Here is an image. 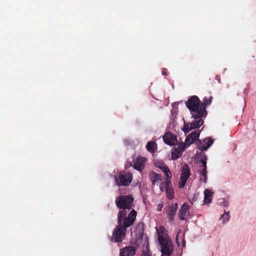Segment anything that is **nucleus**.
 Listing matches in <instances>:
<instances>
[{"mask_svg":"<svg viewBox=\"0 0 256 256\" xmlns=\"http://www.w3.org/2000/svg\"><path fill=\"white\" fill-rule=\"evenodd\" d=\"M136 216V212L132 210L126 216L124 210H120L118 214V226L115 228L112 240L114 242H122L125 237L126 228L132 224Z\"/></svg>","mask_w":256,"mask_h":256,"instance_id":"1","label":"nucleus"},{"mask_svg":"<svg viewBox=\"0 0 256 256\" xmlns=\"http://www.w3.org/2000/svg\"><path fill=\"white\" fill-rule=\"evenodd\" d=\"M156 229L158 240L161 248L162 256H172L174 246L168 236V230L163 226H156Z\"/></svg>","mask_w":256,"mask_h":256,"instance_id":"2","label":"nucleus"},{"mask_svg":"<svg viewBox=\"0 0 256 256\" xmlns=\"http://www.w3.org/2000/svg\"><path fill=\"white\" fill-rule=\"evenodd\" d=\"M186 104L190 112L192 118H203L201 110V102L197 96H190L186 102Z\"/></svg>","mask_w":256,"mask_h":256,"instance_id":"3","label":"nucleus"},{"mask_svg":"<svg viewBox=\"0 0 256 256\" xmlns=\"http://www.w3.org/2000/svg\"><path fill=\"white\" fill-rule=\"evenodd\" d=\"M134 198L131 195L122 196L117 198L116 200V204L121 210H124L127 214L126 210L132 208Z\"/></svg>","mask_w":256,"mask_h":256,"instance_id":"4","label":"nucleus"},{"mask_svg":"<svg viewBox=\"0 0 256 256\" xmlns=\"http://www.w3.org/2000/svg\"><path fill=\"white\" fill-rule=\"evenodd\" d=\"M213 142V140L210 138H208L202 141H199L198 147L200 152H197L196 154L197 160H207V158L204 151L206 150L212 144Z\"/></svg>","mask_w":256,"mask_h":256,"instance_id":"5","label":"nucleus"},{"mask_svg":"<svg viewBox=\"0 0 256 256\" xmlns=\"http://www.w3.org/2000/svg\"><path fill=\"white\" fill-rule=\"evenodd\" d=\"M132 176L130 172L120 173L118 177H115V180L118 186H128L132 182Z\"/></svg>","mask_w":256,"mask_h":256,"instance_id":"6","label":"nucleus"},{"mask_svg":"<svg viewBox=\"0 0 256 256\" xmlns=\"http://www.w3.org/2000/svg\"><path fill=\"white\" fill-rule=\"evenodd\" d=\"M202 118H194V121L190 124L184 122L182 128L185 134H188L191 130L200 127L204 124Z\"/></svg>","mask_w":256,"mask_h":256,"instance_id":"7","label":"nucleus"},{"mask_svg":"<svg viewBox=\"0 0 256 256\" xmlns=\"http://www.w3.org/2000/svg\"><path fill=\"white\" fill-rule=\"evenodd\" d=\"M190 175V168L186 164L184 165L181 170L180 180L178 184L179 188H182L184 186Z\"/></svg>","mask_w":256,"mask_h":256,"instance_id":"8","label":"nucleus"},{"mask_svg":"<svg viewBox=\"0 0 256 256\" xmlns=\"http://www.w3.org/2000/svg\"><path fill=\"white\" fill-rule=\"evenodd\" d=\"M198 165L200 168L198 170L199 180L200 182L206 184L208 180L206 161H199Z\"/></svg>","mask_w":256,"mask_h":256,"instance_id":"9","label":"nucleus"},{"mask_svg":"<svg viewBox=\"0 0 256 256\" xmlns=\"http://www.w3.org/2000/svg\"><path fill=\"white\" fill-rule=\"evenodd\" d=\"M154 165L156 167L161 170L164 174L166 176L164 182H166L167 184L170 183V182H171L170 179L172 177V174L168 168L160 161H158L154 164Z\"/></svg>","mask_w":256,"mask_h":256,"instance_id":"10","label":"nucleus"},{"mask_svg":"<svg viewBox=\"0 0 256 256\" xmlns=\"http://www.w3.org/2000/svg\"><path fill=\"white\" fill-rule=\"evenodd\" d=\"M186 144L184 142L179 143L175 146L172 150V159H176L180 158L182 152L184 150L186 147Z\"/></svg>","mask_w":256,"mask_h":256,"instance_id":"11","label":"nucleus"},{"mask_svg":"<svg viewBox=\"0 0 256 256\" xmlns=\"http://www.w3.org/2000/svg\"><path fill=\"white\" fill-rule=\"evenodd\" d=\"M160 189L161 192H166V196L169 199H172L174 198V192L172 187L171 182L170 183L164 182V184H161L160 186Z\"/></svg>","mask_w":256,"mask_h":256,"instance_id":"12","label":"nucleus"},{"mask_svg":"<svg viewBox=\"0 0 256 256\" xmlns=\"http://www.w3.org/2000/svg\"><path fill=\"white\" fill-rule=\"evenodd\" d=\"M163 140L166 144L170 146L175 145L178 142L176 136L170 132L166 133Z\"/></svg>","mask_w":256,"mask_h":256,"instance_id":"13","label":"nucleus"},{"mask_svg":"<svg viewBox=\"0 0 256 256\" xmlns=\"http://www.w3.org/2000/svg\"><path fill=\"white\" fill-rule=\"evenodd\" d=\"M190 206L186 203H184L180 207L178 212V216L180 220H184L190 214Z\"/></svg>","mask_w":256,"mask_h":256,"instance_id":"14","label":"nucleus"},{"mask_svg":"<svg viewBox=\"0 0 256 256\" xmlns=\"http://www.w3.org/2000/svg\"><path fill=\"white\" fill-rule=\"evenodd\" d=\"M149 177L153 185H159L160 186L161 184H164V182H162V176L154 172H150Z\"/></svg>","mask_w":256,"mask_h":256,"instance_id":"15","label":"nucleus"},{"mask_svg":"<svg viewBox=\"0 0 256 256\" xmlns=\"http://www.w3.org/2000/svg\"><path fill=\"white\" fill-rule=\"evenodd\" d=\"M212 96H209L208 98L205 97L203 99L202 102H201V108H202V113L203 118H206L207 115V112L206 110V108L208 106L211 104L212 101Z\"/></svg>","mask_w":256,"mask_h":256,"instance_id":"16","label":"nucleus"},{"mask_svg":"<svg viewBox=\"0 0 256 256\" xmlns=\"http://www.w3.org/2000/svg\"><path fill=\"white\" fill-rule=\"evenodd\" d=\"M200 134L199 130H196L191 134L186 139V144L187 146L194 142L198 138Z\"/></svg>","mask_w":256,"mask_h":256,"instance_id":"17","label":"nucleus"},{"mask_svg":"<svg viewBox=\"0 0 256 256\" xmlns=\"http://www.w3.org/2000/svg\"><path fill=\"white\" fill-rule=\"evenodd\" d=\"M136 252V250L134 247L128 246L120 251V256H134Z\"/></svg>","mask_w":256,"mask_h":256,"instance_id":"18","label":"nucleus"},{"mask_svg":"<svg viewBox=\"0 0 256 256\" xmlns=\"http://www.w3.org/2000/svg\"><path fill=\"white\" fill-rule=\"evenodd\" d=\"M204 204H209L212 202L214 192L210 189L206 188L204 190Z\"/></svg>","mask_w":256,"mask_h":256,"instance_id":"19","label":"nucleus"},{"mask_svg":"<svg viewBox=\"0 0 256 256\" xmlns=\"http://www.w3.org/2000/svg\"><path fill=\"white\" fill-rule=\"evenodd\" d=\"M146 148L148 152L154 154L157 150L158 145L155 142L149 141L147 142Z\"/></svg>","mask_w":256,"mask_h":256,"instance_id":"20","label":"nucleus"},{"mask_svg":"<svg viewBox=\"0 0 256 256\" xmlns=\"http://www.w3.org/2000/svg\"><path fill=\"white\" fill-rule=\"evenodd\" d=\"M230 220V214L229 211H224L222 214L221 215L220 218L218 220V222L220 224H224L229 222Z\"/></svg>","mask_w":256,"mask_h":256,"instance_id":"21","label":"nucleus"},{"mask_svg":"<svg viewBox=\"0 0 256 256\" xmlns=\"http://www.w3.org/2000/svg\"><path fill=\"white\" fill-rule=\"evenodd\" d=\"M144 162V161H132L130 164L135 170L141 171L144 168L145 164Z\"/></svg>","mask_w":256,"mask_h":256,"instance_id":"22","label":"nucleus"},{"mask_svg":"<svg viewBox=\"0 0 256 256\" xmlns=\"http://www.w3.org/2000/svg\"><path fill=\"white\" fill-rule=\"evenodd\" d=\"M180 240L182 241V246H185L186 242L184 240V234L181 230H178L176 238V241L178 246H180Z\"/></svg>","mask_w":256,"mask_h":256,"instance_id":"23","label":"nucleus"},{"mask_svg":"<svg viewBox=\"0 0 256 256\" xmlns=\"http://www.w3.org/2000/svg\"><path fill=\"white\" fill-rule=\"evenodd\" d=\"M177 208L178 205L176 203L172 204V206L170 207L168 216L170 220H173L174 217L176 214V212L177 210Z\"/></svg>","mask_w":256,"mask_h":256,"instance_id":"24","label":"nucleus"},{"mask_svg":"<svg viewBox=\"0 0 256 256\" xmlns=\"http://www.w3.org/2000/svg\"><path fill=\"white\" fill-rule=\"evenodd\" d=\"M218 204L222 207H228L230 204L228 200L224 198L219 199L218 201Z\"/></svg>","mask_w":256,"mask_h":256,"instance_id":"25","label":"nucleus"},{"mask_svg":"<svg viewBox=\"0 0 256 256\" xmlns=\"http://www.w3.org/2000/svg\"><path fill=\"white\" fill-rule=\"evenodd\" d=\"M146 160V158L144 157H143V156H138L137 157H136V158H134V160Z\"/></svg>","mask_w":256,"mask_h":256,"instance_id":"26","label":"nucleus"},{"mask_svg":"<svg viewBox=\"0 0 256 256\" xmlns=\"http://www.w3.org/2000/svg\"><path fill=\"white\" fill-rule=\"evenodd\" d=\"M163 208V204L160 203L157 205L156 206V210L157 211L160 212L162 210V208Z\"/></svg>","mask_w":256,"mask_h":256,"instance_id":"27","label":"nucleus"},{"mask_svg":"<svg viewBox=\"0 0 256 256\" xmlns=\"http://www.w3.org/2000/svg\"><path fill=\"white\" fill-rule=\"evenodd\" d=\"M162 74L163 75H164V76H167V74H166V72L165 71H164V70H163V71L162 72Z\"/></svg>","mask_w":256,"mask_h":256,"instance_id":"28","label":"nucleus"},{"mask_svg":"<svg viewBox=\"0 0 256 256\" xmlns=\"http://www.w3.org/2000/svg\"><path fill=\"white\" fill-rule=\"evenodd\" d=\"M181 256V254L180 256Z\"/></svg>","mask_w":256,"mask_h":256,"instance_id":"29","label":"nucleus"}]
</instances>
